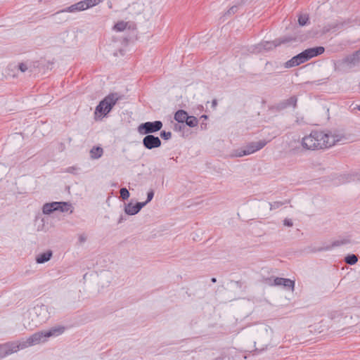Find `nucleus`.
<instances>
[{
  "mask_svg": "<svg viewBox=\"0 0 360 360\" xmlns=\"http://www.w3.org/2000/svg\"><path fill=\"white\" fill-rule=\"evenodd\" d=\"M63 332V328H54L49 331L35 333L26 340L8 342L0 345V359H3L20 350L46 341L47 338L58 335Z\"/></svg>",
  "mask_w": 360,
  "mask_h": 360,
  "instance_id": "obj_1",
  "label": "nucleus"
},
{
  "mask_svg": "<svg viewBox=\"0 0 360 360\" xmlns=\"http://www.w3.org/2000/svg\"><path fill=\"white\" fill-rule=\"evenodd\" d=\"M346 137L338 131L325 133L321 131H312L302 138V146L308 150H319L330 148L339 143H343Z\"/></svg>",
  "mask_w": 360,
  "mask_h": 360,
  "instance_id": "obj_2",
  "label": "nucleus"
},
{
  "mask_svg": "<svg viewBox=\"0 0 360 360\" xmlns=\"http://www.w3.org/2000/svg\"><path fill=\"white\" fill-rule=\"evenodd\" d=\"M30 316L32 322L30 323V327H37L49 319V307L44 304H37L30 311Z\"/></svg>",
  "mask_w": 360,
  "mask_h": 360,
  "instance_id": "obj_3",
  "label": "nucleus"
},
{
  "mask_svg": "<svg viewBox=\"0 0 360 360\" xmlns=\"http://www.w3.org/2000/svg\"><path fill=\"white\" fill-rule=\"evenodd\" d=\"M118 101L117 94H110L102 100L96 108L95 113L106 115Z\"/></svg>",
  "mask_w": 360,
  "mask_h": 360,
  "instance_id": "obj_4",
  "label": "nucleus"
},
{
  "mask_svg": "<svg viewBox=\"0 0 360 360\" xmlns=\"http://www.w3.org/2000/svg\"><path fill=\"white\" fill-rule=\"evenodd\" d=\"M103 0H84L72 4L60 12L75 13L86 10L100 4Z\"/></svg>",
  "mask_w": 360,
  "mask_h": 360,
  "instance_id": "obj_5",
  "label": "nucleus"
},
{
  "mask_svg": "<svg viewBox=\"0 0 360 360\" xmlns=\"http://www.w3.org/2000/svg\"><path fill=\"white\" fill-rule=\"evenodd\" d=\"M295 40V39L293 37L285 36L278 39H276L272 41H263L258 45L257 49H258V51H269L278 46L288 44Z\"/></svg>",
  "mask_w": 360,
  "mask_h": 360,
  "instance_id": "obj_6",
  "label": "nucleus"
},
{
  "mask_svg": "<svg viewBox=\"0 0 360 360\" xmlns=\"http://www.w3.org/2000/svg\"><path fill=\"white\" fill-rule=\"evenodd\" d=\"M162 127V122L161 121L146 122L138 127V131L142 135H151L150 134L160 131Z\"/></svg>",
  "mask_w": 360,
  "mask_h": 360,
  "instance_id": "obj_7",
  "label": "nucleus"
},
{
  "mask_svg": "<svg viewBox=\"0 0 360 360\" xmlns=\"http://www.w3.org/2000/svg\"><path fill=\"white\" fill-rule=\"evenodd\" d=\"M360 63V49L346 56L340 63L343 69H351Z\"/></svg>",
  "mask_w": 360,
  "mask_h": 360,
  "instance_id": "obj_8",
  "label": "nucleus"
},
{
  "mask_svg": "<svg viewBox=\"0 0 360 360\" xmlns=\"http://www.w3.org/2000/svg\"><path fill=\"white\" fill-rule=\"evenodd\" d=\"M142 143L143 146L148 150H152L161 146V140L159 137L154 135H146L143 139Z\"/></svg>",
  "mask_w": 360,
  "mask_h": 360,
  "instance_id": "obj_9",
  "label": "nucleus"
},
{
  "mask_svg": "<svg viewBox=\"0 0 360 360\" xmlns=\"http://www.w3.org/2000/svg\"><path fill=\"white\" fill-rule=\"evenodd\" d=\"M273 285L276 286H283L285 288L290 289L292 291H293L295 287V281L290 278L277 277L274 279Z\"/></svg>",
  "mask_w": 360,
  "mask_h": 360,
  "instance_id": "obj_10",
  "label": "nucleus"
},
{
  "mask_svg": "<svg viewBox=\"0 0 360 360\" xmlns=\"http://www.w3.org/2000/svg\"><path fill=\"white\" fill-rule=\"evenodd\" d=\"M266 141L261 140L257 142H252L249 143L245 148L247 155L252 154L265 146Z\"/></svg>",
  "mask_w": 360,
  "mask_h": 360,
  "instance_id": "obj_11",
  "label": "nucleus"
},
{
  "mask_svg": "<svg viewBox=\"0 0 360 360\" xmlns=\"http://www.w3.org/2000/svg\"><path fill=\"white\" fill-rule=\"evenodd\" d=\"M145 203L136 202L133 204L131 202L128 203L124 207V212L128 215L136 214L143 207Z\"/></svg>",
  "mask_w": 360,
  "mask_h": 360,
  "instance_id": "obj_12",
  "label": "nucleus"
},
{
  "mask_svg": "<svg viewBox=\"0 0 360 360\" xmlns=\"http://www.w3.org/2000/svg\"><path fill=\"white\" fill-rule=\"evenodd\" d=\"M305 51L308 56V58L311 59L314 57H316L317 56L322 54L324 52L325 49L323 46H316V47L307 49Z\"/></svg>",
  "mask_w": 360,
  "mask_h": 360,
  "instance_id": "obj_13",
  "label": "nucleus"
},
{
  "mask_svg": "<svg viewBox=\"0 0 360 360\" xmlns=\"http://www.w3.org/2000/svg\"><path fill=\"white\" fill-rule=\"evenodd\" d=\"M59 205L58 202L45 203L43 205L42 212L44 214H50L54 211H58V207Z\"/></svg>",
  "mask_w": 360,
  "mask_h": 360,
  "instance_id": "obj_14",
  "label": "nucleus"
},
{
  "mask_svg": "<svg viewBox=\"0 0 360 360\" xmlns=\"http://www.w3.org/2000/svg\"><path fill=\"white\" fill-rule=\"evenodd\" d=\"M297 101V98L295 96H292V97L289 98L288 99L281 102L278 105V108L280 110H283L289 106H292L293 108H295L296 106Z\"/></svg>",
  "mask_w": 360,
  "mask_h": 360,
  "instance_id": "obj_15",
  "label": "nucleus"
},
{
  "mask_svg": "<svg viewBox=\"0 0 360 360\" xmlns=\"http://www.w3.org/2000/svg\"><path fill=\"white\" fill-rule=\"evenodd\" d=\"M52 255L53 252L51 250H47L45 252L40 253L36 257V262L37 264H44L49 261Z\"/></svg>",
  "mask_w": 360,
  "mask_h": 360,
  "instance_id": "obj_16",
  "label": "nucleus"
},
{
  "mask_svg": "<svg viewBox=\"0 0 360 360\" xmlns=\"http://www.w3.org/2000/svg\"><path fill=\"white\" fill-rule=\"evenodd\" d=\"M188 115L186 111L179 110L174 114V120L179 123L184 124L186 119H188Z\"/></svg>",
  "mask_w": 360,
  "mask_h": 360,
  "instance_id": "obj_17",
  "label": "nucleus"
},
{
  "mask_svg": "<svg viewBox=\"0 0 360 360\" xmlns=\"http://www.w3.org/2000/svg\"><path fill=\"white\" fill-rule=\"evenodd\" d=\"M349 243V240L346 239V238L341 239V240H337L333 241V243L331 244V245L326 246L325 248H321L319 249V250H331L334 247L340 246L342 245H345Z\"/></svg>",
  "mask_w": 360,
  "mask_h": 360,
  "instance_id": "obj_18",
  "label": "nucleus"
},
{
  "mask_svg": "<svg viewBox=\"0 0 360 360\" xmlns=\"http://www.w3.org/2000/svg\"><path fill=\"white\" fill-rule=\"evenodd\" d=\"M302 63H304L302 60L299 57L298 55H296L295 56L292 57L290 60H288L285 63V68H292L295 66H297Z\"/></svg>",
  "mask_w": 360,
  "mask_h": 360,
  "instance_id": "obj_19",
  "label": "nucleus"
},
{
  "mask_svg": "<svg viewBox=\"0 0 360 360\" xmlns=\"http://www.w3.org/2000/svg\"><path fill=\"white\" fill-rule=\"evenodd\" d=\"M103 153V149L99 146H94L90 150V156L91 159H98Z\"/></svg>",
  "mask_w": 360,
  "mask_h": 360,
  "instance_id": "obj_20",
  "label": "nucleus"
},
{
  "mask_svg": "<svg viewBox=\"0 0 360 360\" xmlns=\"http://www.w3.org/2000/svg\"><path fill=\"white\" fill-rule=\"evenodd\" d=\"M60 204L58 207V211H60L62 212H68L71 208V205L66 202H58Z\"/></svg>",
  "mask_w": 360,
  "mask_h": 360,
  "instance_id": "obj_21",
  "label": "nucleus"
},
{
  "mask_svg": "<svg viewBox=\"0 0 360 360\" xmlns=\"http://www.w3.org/2000/svg\"><path fill=\"white\" fill-rule=\"evenodd\" d=\"M185 122H186V125H188V127H194L198 125V120L194 116H188V119H186Z\"/></svg>",
  "mask_w": 360,
  "mask_h": 360,
  "instance_id": "obj_22",
  "label": "nucleus"
},
{
  "mask_svg": "<svg viewBox=\"0 0 360 360\" xmlns=\"http://www.w3.org/2000/svg\"><path fill=\"white\" fill-rule=\"evenodd\" d=\"M345 261L348 264L354 265L357 262L358 257L355 255H349L345 257Z\"/></svg>",
  "mask_w": 360,
  "mask_h": 360,
  "instance_id": "obj_23",
  "label": "nucleus"
},
{
  "mask_svg": "<svg viewBox=\"0 0 360 360\" xmlns=\"http://www.w3.org/2000/svg\"><path fill=\"white\" fill-rule=\"evenodd\" d=\"M247 155V153H245V149H238L233 150L231 154L230 155L232 158H240Z\"/></svg>",
  "mask_w": 360,
  "mask_h": 360,
  "instance_id": "obj_24",
  "label": "nucleus"
},
{
  "mask_svg": "<svg viewBox=\"0 0 360 360\" xmlns=\"http://www.w3.org/2000/svg\"><path fill=\"white\" fill-rule=\"evenodd\" d=\"M127 27V23L122 21L116 23L114 26V30L118 32H121L125 30Z\"/></svg>",
  "mask_w": 360,
  "mask_h": 360,
  "instance_id": "obj_25",
  "label": "nucleus"
},
{
  "mask_svg": "<svg viewBox=\"0 0 360 360\" xmlns=\"http://www.w3.org/2000/svg\"><path fill=\"white\" fill-rule=\"evenodd\" d=\"M309 20V16L307 15H301L298 18L299 25L301 26L305 25Z\"/></svg>",
  "mask_w": 360,
  "mask_h": 360,
  "instance_id": "obj_26",
  "label": "nucleus"
},
{
  "mask_svg": "<svg viewBox=\"0 0 360 360\" xmlns=\"http://www.w3.org/2000/svg\"><path fill=\"white\" fill-rule=\"evenodd\" d=\"M287 202H288L285 201V202H281V201H276V202H274L272 203L269 202L270 210L278 209L280 207H281L283 205H284L285 203H287Z\"/></svg>",
  "mask_w": 360,
  "mask_h": 360,
  "instance_id": "obj_27",
  "label": "nucleus"
},
{
  "mask_svg": "<svg viewBox=\"0 0 360 360\" xmlns=\"http://www.w3.org/2000/svg\"><path fill=\"white\" fill-rule=\"evenodd\" d=\"M120 197L123 199V200H127L129 198V191L126 188H122L120 189Z\"/></svg>",
  "mask_w": 360,
  "mask_h": 360,
  "instance_id": "obj_28",
  "label": "nucleus"
},
{
  "mask_svg": "<svg viewBox=\"0 0 360 360\" xmlns=\"http://www.w3.org/2000/svg\"><path fill=\"white\" fill-rule=\"evenodd\" d=\"M154 196V191L153 190H150L147 193V199L145 202H142L141 203H145V206L152 200Z\"/></svg>",
  "mask_w": 360,
  "mask_h": 360,
  "instance_id": "obj_29",
  "label": "nucleus"
},
{
  "mask_svg": "<svg viewBox=\"0 0 360 360\" xmlns=\"http://www.w3.org/2000/svg\"><path fill=\"white\" fill-rule=\"evenodd\" d=\"M238 10V6L237 5H234L233 6H231L225 13V15H232V14H235Z\"/></svg>",
  "mask_w": 360,
  "mask_h": 360,
  "instance_id": "obj_30",
  "label": "nucleus"
},
{
  "mask_svg": "<svg viewBox=\"0 0 360 360\" xmlns=\"http://www.w3.org/2000/svg\"><path fill=\"white\" fill-rule=\"evenodd\" d=\"M160 136L165 140H169L172 137V133L170 131H162L160 132Z\"/></svg>",
  "mask_w": 360,
  "mask_h": 360,
  "instance_id": "obj_31",
  "label": "nucleus"
},
{
  "mask_svg": "<svg viewBox=\"0 0 360 360\" xmlns=\"http://www.w3.org/2000/svg\"><path fill=\"white\" fill-rule=\"evenodd\" d=\"M297 55L304 63L309 60L305 50Z\"/></svg>",
  "mask_w": 360,
  "mask_h": 360,
  "instance_id": "obj_32",
  "label": "nucleus"
},
{
  "mask_svg": "<svg viewBox=\"0 0 360 360\" xmlns=\"http://www.w3.org/2000/svg\"><path fill=\"white\" fill-rule=\"evenodd\" d=\"M18 69L22 72H25L28 70V65L26 63H21L18 65Z\"/></svg>",
  "mask_w": 360,
  "mask_h": 360,
  "instance_id": "obj_33",
  "label": "nucleus"
},
{
  "mask_svg": "<svg viewBox=\"0 0 360 360\" xmlns=\"http://www.w3.org/2000/svg\"><path fill=\"white\" fill-rule=\"evenodd\" d=\"M86 239H87V236L85 233L79 234L78 240H79V243H84V242H86Z\"/></svg>",
  "mask_w": 360,
  "mask_h": 360,
  "instance_id": "obj_34",
  "label": "nucleus"
},
{
  "mask_svg": "<svg viewBox=\"0 0 360 360\" xmlns=\"http://www.w3.org/2000/svg\"><path fill=\"white\" fill-rule=\"evenodd\" d=\"M283 224L286 226H292L293 224L291 219H285L283 221Z\"/></svg>",
  "mask_w": 360,
  "mask_h": 360,
  "instance_id": "obj_35",
  "label": "nucleus"
},
{
  "mask_svg": "<svg viewBox=\"0 0 360 360\" xmlns=\"http://www.w3.org/2000/svg\"><path fill=\"white\" fill-rule=\"evenodd\" d=\"M181 125H180V124H176L174 125V129H175L176 130H177V129H179V130H180V129H181Z\"/></svg>",
  "mask_w": 360,
  "mask_h": 360,
  "instance_id": "obj_36",
  "label": "nucleus"
},
{
  "mask_svg": "<svg viewBox=\"0 0 360 360\" xmlns=\"http://www.w3.org/2000/svg\"><path fill=\"white\" fill-rule=\"evenodd\" d=\"M123 220H124L123 217H120L119 220H118V223H122Z\"/></svg>",
  "mask_w": 360,
  "mask_h": 360,
  "instance_id": "obj_37",
  "label": "nucleus"
},
{
  "mask_svg": "<svg viewBox=\"0 0 360 360\" xmlns=\"http://www.w3.org/2000/svg\"><path fill=\"white\" fill-rule=\"evenodd\" d=\"M216 105H217V101L216 100H213L212 101V105L213 106H216Z\"/></svg>",
  "mask_w": 360,
  "mask_h": 360,
  "instance_id": "obj_38",
  "label": "nucleus"
},
{
  "mask_svg": "<svg viewBox=\"0 0 360 360\" xmlns=\"http://www.w3.org/2000/svg\"><path fill=\"white\" fill-rule=\"evenodd\" d=\"M211 281L212 283H215L217 281V279L215 278H212Z\"/></svg>",
  "mask_w": 360,
  "mask_h": 360,
  "instance_id": "obj_39",
  "label": "nucleus"
},
{
  "mask_svg": "<svg viewBox=\"0 0 360 360\" xmlns=\"http://www.w3.org/2000/svg\"><path fill=\"white\" fill-rule=\"evenodd\" d=\"M202 117L206 119L207 117V115H202Z\"/></svg>",
  "mask_w": 360,
  "mask_h": 360,
  "instance_id": "obj_40",
  "label": "nucleus"
},
{
  "mask_svg": "<svg viewBox=\"0 0 360 360\" xmlns=\"http://www.w3.org/2000/svg\"><path fill=\"white\" fill-rule=\"evenodd\" d=\"M356 108L360 110V105H357Z\"/></svg>",
  "mask_w": 360,
  "mask_h": 360,
  "instance_id": "obj_41",
  "label": "nucleus"
}]
</instances>
